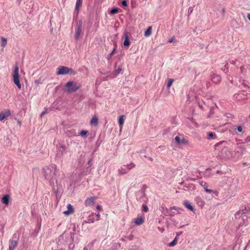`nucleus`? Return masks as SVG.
I'll list each match as a JSON object with an SVG mask.
<instances>
[{"instance_id": "1", "label": "nucleus", "mask_w": 250, "mask_h": 250, "mask_svg": "<svg viewBox=\"0 0 250 250\" xmlns=\"http://www.w3.org/2000/svg\"><path fill=\"white\" fill-rule=\"evenodd\" d=\"M42 173L46 179H49L50 185L54 192L57 194L58 193V183L56 178L54 177L55 175H53L52 170L48 167H45L42 168Z\"/></svg>"}, {"instance_id": "2", "label": "nucleus", "mask_w": 250, "mask_h": 250, "mask_svg": "<svg viewBox=\"0 0 250 250\" xmlns=\"http://www.w3.org/2000/svg\"><path fill=\"white\" fill-rule=\"evenodd\" d=\"M56 74L57 75H65L67 74L75 75L77 73L71 68L65 66H60L57 68Z\"/></svg>"}, {"instance_id": "3", "label": "nucleus", "mask_w": 250, "mask_h": 250, "mask_svg": "<svg viewBox=\"0 0 250 250\" xmlns=\"http://www.w3.org/2000/svg\"><path fill=\"white\" fill-rule=\"evenodd\" d=\"M64 87L67 88L66 91L67 92L72 93L81 88L82 85L74 81H70L65 84Z\"/></svg>"}, {"instance_id": "4", "label": "nucleus", "mask_w": 250, "mask_h": 250, "mask_svg": "<svg viewBox=\"0 0 250 250\" xmlns=\"http://www.w3.org/2000/svg\"><path fill=\"white\" fill-rule=\"evenodd\" d=\"M231 156V152L228 146H224L218 153L217 157L220 159H229Z\"/></svg>"}, {"instance_id": "5", "label": "nucleus", "mask_w": 250, "mask_h": 250, "mask_svg": "<svg viewBox=\"0 0 250 250\" xmlns=\"http://www.w3.org/2000/svg\"><path fill=\"white\" fill-rule=\"evenodd\" d=\"M19 69V67L17 65L15 66L13 74V79L14 83L17 86L19 89H21V85L20 81Z\"/></svg>"}, {"instance_id": "6", "label": "nucleus", "mask_w": 250, "mask_h": 250, "mask_svg": "<svg viewBox=\"0 0 250 250\" xmlns=\"http://www.w3.org/2000/svg\"><path fill=\"white\" fill-rule=\"evenodd\" d=\"M250 212V207L244 206V208L240 209L234 215L235 220H239L242 215H247Z\"/></svg>"}, {"instance_id": "7", "label": "nucleus", "mask_w": 250, "mask_h": 250, "mask_svg": "<svg viewBox=\"0 0 250 250\" xmlns=\"http://www.w3.org/2000/svg\"><path fill=\"white\" fill-rule=\"evenodd\" d=\"M250 218V216L247 215H242L239 220H236V221L239 223L238 228L242 227L243 225L248 226L249 225L248 219Z\"/></svg>"}, {"instance_id": "8", "label": "nucleus", "mask_w": 250, "mask_h": 250, "mask_svg": "<svg viewBox=\"0 0 250 250\" xmlns=\"http://www.w3.org/2000/svg\"><path fill=\"white\" fill-rule=\"evenodd\" d=\"M172 210H175L177 211V212L178 213H180V211L183 210V209L182 208L175 207V206L170 207L169 209L167 208L166 209L167 213V214H168V215L170 216H173L175 214V212L172 211Z\"/></svg>"}, {"instance_id": "9", "label": "nucleus", "mask_w": 250, "mask_h": 250, "mask_svg": "<svg viewBox=\"0 0 250 250\" xmlns=\"http://www.w3.org/2000/svg\"><path fill=\"white\" fill-rule=\"evenodd\" d=\"M228 143L225 141H220L214 145V149L219 152L224 148V146H228Z\"/></svg>"}, {"instance_id": "10", "label": "nucleus", "mask_w": 250, "mask_h": 250, "mask_svg": "<svg viewBox=\"0 0 250 250\" xmlns=\"http://www.w3.org/2000/svg\"><path fill=\"white\" fill-rule=\"evenodd\" d=\"M174 140L178 145H188V141L184 137L181 138L179 136H176Z\"/></svg>"}, {"instance_id": "11", "label": "nucleus", "mask_w": 250, "mask_h": 250, "mask_svg": "<svg viewBox=\"0 0 250 250\" xmlns=\"http://www.w3.org/2000/svg\"><path fill=\"white\" fill-rule=\"evenodd\" d=\"M11 114V111L9 109H6L4 112H0V121L3 120L9 116Z\"/></svg>"}, {"instance_id": "12", "label": "nucleus", "mask_w": 250, "mask_h": 250, "mask_svg": "<svg viewBox=\"0 0 250 250\" xmlns=\"http://www.w3.org/2000/svg\"><path fill=\"white\" fill-rule=\"evenodd\" d=\"M128 34V33L127 32H125L124 33L125 40L123 42V45L125 47H128L131 43Z\"/></svg>"}, {"instance_id": "13", "label": "nucleus", "mask_w": 250, "mask_h": 250, "mask_svg": "<svg viewBox=\"0 0 250 250\" xmlns=\"http://www.w3.org/2000/svg\"><path fill=\"white\" fill-rule=\"evenodd\" d=\"M96 198V197H91L90 198H87L84 202L85 205L86 206H90L91 205H93Z\"/></svg>"}, {"instance_id": "14", "label": "nucleus", "mask_w": 250, "mask_h": 250, "mask_svg": "<svg viewBox=\"0 0 250 250\" xmlns=\"http://www.w3.org/2000/svg\"><path fill=\"white\" fill-rule=\"evenodd\" d=\"M67 209L63 211V213L65 215L68 216L74 212V208L72 205L69 204L67 206Z\"/></svg>"}, {"instance_id": "15", "label": "nucleus", "mask_w": 250, "mask_h": 250, "mask_svg": "<svg viewBox=\"0 0 250 250\" xmlns=\"http://www.w3.org/2000/svg\"><path fill=\"white\" fill-rule=\"evenodd\" d=\"M183 204L184 205L185 207L189 210H190L192 212H195V209L189 201L185 200L184 201Z\"/></svg>"}, {"instance_id": "16", "label": "nucleus", "mask_w": 250, "mask_h": 250, "mask_svg": "<svg viewBox=\"0 0 250 250\" xmlns=\"http://www.w3.org/2000/svg\"><path fill=\"white\" fill-rule=\"evenodd\" d=\"M144 216H140L134 220V223L136 226H140L144 223Z\"/></svg>"}, {"instance_id": "17", "label": "nucleus", "mask_w": 250, "mask_h": 250, "mask_svg": "<svg viewBox=\"0 0 250 250\" xmlns=\"http://www.w3.org/2000/svg\"><path fill=\"white\" fill-rule=\"evenodd\" d=\"M200 184L203 187L205 190L208 192V193H211V192H214L216 193V192L212 190L208 189V184L206 182H205L204 181H201L200 182Z\"/></svg>"}, {"instance_id": "18", "label": "nucleus", "mask_w": 250, "mask_h": 250, "mask_svg": "<svg viewBox=\"0 0 250 250\" xmlns=\"http://www.w3.org/2000/svg\"><path fill=\"white\" fill-rule=\"evenodd\" d=\"M10 196L9 194L4 195L1 199V202L2 204L7 205L9 203Z\"/></svg>"}, {"instance_id": "19", "label": "nucleus", "mask_w": 250, "mask_h": 250, "mask_svg": "<svg viewBox=\"0 0 250 250\" xmlns=\"http://www.w3.org/2000/svg\"><path fill=\"white\" fill-rule=\"evenodd\" d=\"M18 246V240H12L10 241V243L9 246V250H14Z\"/></svg>"}, {"instance_id": "20", "label": "nucleus", "mask_w": 250, "mask_h": 250, "mask_svg": "<svg viewBox=\"0 0 250 250\" xmlns=\"http://www.w3.org/2000/svg\"><path fill=\"white\" fill-rule=\"evenodd\" d=\"M146 195L145 190L141 189L136 193L137 200H140Z\"/></svg>"}, {"instance_id": "21", "label": "nucleus", "mask_w": 250, "mask_h": 250, "mask_svg": "<svg viewBox=\"0 0 250 250\" xmlns=\"http://www.w3.org/2000/svg\"><path fill=\"white\" fill-rule=\"evenodd\" d=\"M221 80V78L219 75H215L212 77L211 81L212 82L215 83H219Z\"/></svg>"}, {"instance_id": "22", "label": "nucleus", "mask_w": 250, "mask_h": 250, "mask_svg": "<svg viewBox=\"0 0 250 250\" xmlns=\"http://www.w3.org/2000/svg\"><path fill=\"white\" fill-rule=\"evenodd\" d=\"M125 119V115H121V116H119V118L118 119V124L119 125L121 129H122V128L123 127V124L124 123Z\"/></svg>"}, {"instance_id": "23", "label": "nucleus", "mask_w": 250, "mask_h": 250, "mask_svg": "<svg viewBox=\"0 0 250 250\" xmlns=\"http://www.w3.org/2000/svg\"><path fill=\"white\" fill-rule=\"evenodd\" d=\"M60 147L62 149L59 151L58 154L62 155L66 152V146L64 145H61Z\"/></svg>"}, {"instance_id": "24", "label": "nucleus", "mask_w": 250, "mask_h": 250, "mask_svg": "<svg viewBox=\"0 0 250 250\" xmlns=\"http://www.w3.org/2000/svg\"><path fill=\"white\" fill-rule=\"evenodd\" d=\"M152 33V27L148 26L146 30L145 31L144 36L145 37H149Z\"/></svg>"}, {"instance_id": "25", "label": "nucleus", "mask_w": 250, "mask_h": 250, "mask_svg": "<svg viewBox=\"0 0 250 250\" xmlns=\"http://www.w3.org/2000/svg\"><path fill=\"white\" fill-rule=\"evenodd\" d=\"M81 33H82V28H81L80 27L79 28L77 27V29L76 31V34L75 35V39L76 40H77L79 38Z\"/></svg>"}, {"instance_id": "26", "label": "nucleus", "mask_w": 250, "mask_h": 250, "mask_svg": "<svg viewBox=\"0 0 250 250\" xmlns=\"http://www.w3.org/2000/svg\"><path fill=\"white\" fill-rule=\"evenodd\" d=\"M98 123V118L96 116L92 117L90 121V124L92 125H97Z\"/></svg>"}, {"instance_id": "27", "label": "nucleus", "mask_w": 250, "mask_h": 250, "mask_svg": "<svg viewBox=\"0 0 250 250\" xmlns=\"http://www.w3.org/2000/svg\"><path fill=\"white\" fill-rule=\"evenodd\" d=\"M120 247H121L120 243H114L111 246L110 250H116L118 249L119 248H120Z\"/></svg>"}, {"instance_id": "28", "label": "nucleus", "mask_w": 250, "mask_h": 250, "mask_svg": "<svg viewBox=\"0 0 250 250\" xmlns=\"http://www.w3.org/2000/svg\"><path fill=\"white\" fill-rule=\"evenodd\" d=\"M93 213H91L87 218V220L85 221L86 223H93L95 221L94 218L93 216Z\"/></svg>"}, {"instance_id": "29", "label": "nucleus", "mask_w": 250, "mask_h": 250, "mask_svg": "<svg viewBox=\"0 0 250 250\" xmlns=\"http://www.w3.org/2000/svg\"><path fill=\"white\" fill-rule=\"evenodd\" d=\"M120 10V8H119L118 7H115L112 8L110 10V14L111 15L116 14L119 12Z\"/></svg>"}, {"instance_id": "30", "label": "nucleus", "mask_w": 250, "mask_h": 250, "mask_svg": "<svg viewBox=\"0 0 250 250\" xmlns=\"http://www.w3.org/2000/svg\"><path fill=\"white\" fill-rule=\"evenodd\" d=\"M91 171V169L89 167V166H88L84 168L82 172V174L84 175H87L90 173Z\"/></svg>"}, {"instance_id": "31", "label": "nucleus", "mask_w": 250, "mask_h": 250, "mask_svg": "<svg viewBox=\"0 0 250 250\" xmlns=\"http://www.w3.org/2000/svg\"><path fill=\"white\" fill-rule=\"evenodd\" d=\"M216 135L213 132H209L208 133V139H214L216 138Z\"/></svg>"}, {"instance_id": "32", "label": "nucleus", "mask_w": 250, "mask_h": 250, "mask_svg": "<svg viewBox=\"0 0 250 250\" xmlns=\"http://www.w3.org/2000/svg\"><path fill=\"white\" fill-rule=\"evenodd\" d=\"M82 5V0H77L75 9H76L77 10V9L80 10V8L81 7Z\"/></svg>"}, {"instance_id": "33", "label": "nucleus", "mask_w": 250, "mask_h": 250, "mask_svg": "<svg viewBox=\"0 0 250 250\" xmlns=\"http://www.w3.org/2000/svg\"><path fill=\"white\" fill-rule=\"evenodd\" d=\"M173 82H174V80L172 79H168L167 83V89H169L170 88V87L172 85V83H173Z\"/></svg>"}, {"instance_id": "34", "label": "nucleus", "mask_w": 250, "mask_h": 250, "mask_svg": "<svg viewBox=\"0 0 250 250\" xmlns=\"http://www.w3.org/2000/svg\"><path fill=\"white\" fill-rule=\"evenodd\" d=\"M88 131L85 130H82L79 133V135L82 137H86Z\"/></svg>"}, {"instance_id": "35", "label": "nucleus", "mask_w": 250, "mask_h": 250, "mask_svg": "<svg viewBox=\"0 0 250 250\" xmlns=\"http://www.w3.org/2000/svg\"><path fill=\"white\" fill-rule=\"evenodd\" d=\"M177 243V237H176L172 242H171L170 243H169L168 244V246L169 247H174V246H175L176 245Z\"/></svg>"}, {"instance_id": "36", "label": "nucleus", "mask_w": 250, "mask_h": 250, "mask_svg": "<svg viewBox=\"0 0 250 250\" xmlns=\"http://www.w3.org/2000/svg\"><path fill=\"white\" fill-rule=\"evenodd\" d=\"M80 10L79 9H75L74 12V15H73V21L75 20H76L78 18V15L79 13Z\"/></svg>"}, {"instance_id": "37", "label": "nucleus", "mask_w": 250, "mask_h": 250, "mask_svg": "<svg viewBox=\"0 0 250 250\" xmlns=\"http://www.w3.org/2000/svg\"><path fill=\"white\" fill-rule=\"evenodd\" d=\"M118 171L122 175L125 174L127 172L125 168L122 167L120 169H119Z\"/></svg>"}, {"instance_id": "38", "label": "nucleus", "mask_w": 250, "mask_h": 250, "mask_svg": "<svg viewBox=\"0 0 250 250\" xmlns=\"http://www.w3.org/2000/svg\"><path fill=\"white\" fill-rule=\"evenodd\" d=\"M7 43V39L3 37H1V46L4 47Z\"/></svg>"}, {"instance_id": "39", "label": "nucleus", "mask_w": 250, "mask_h": 250, "mask_svg": "<svg viewBox=\"0 0 250 250\" xmlns=\"http://www.w3.org/2000/svg\"><path fill=\"white\" fill-rule=\"evenodd\" d=\"M142 210L145 212H147L148 210V208L147 205L143 204L142 207Z\"/></svg>"}, {"instance_id": "40", "label": "nucleus", "mask_w": 250, "mask_h": 250, "mask_svg": "<svg viewBox=\"0 0 250 250\" xmlns=\"http://www.w3.org/2000/svg\"><path fill=\"white\" fill-rule=\"evenodd\" d=\"M51 168L52 169L54 170V171L53 172V175H56V170H57V166H56V165L55 164H52L51 165Z\"/></svg>"}, {"instance_id": "41", "label": "nucleus", "mask_w": 250, "mask_h": 250, "mask_svg": "<svg viewBox=\"0 0 250 250\" xmlns=\"http://www.w3.org/2000/svg\"><path fill=\"white\" fill-rule=\"evenodd\" d=\"M171 122L172 124L173 125H177V122L176 120V117H172L171 119Z\"/></svg>"}, {"instance_id": "42", "label": "nucleus", "mask_w": 250, "mask_h": 250, "mask_svg": "<svg viewBox=\"0 0 250 250\" xmlns=\"http://www.w3.org/2000/svg\"><path fill=\"white\" fill-rule=\"evenodd\" d=\"M122 6L125 8L127 6V1L126 0H123L121 2Z\"/></svg>"}, {"instance_id": "43", "label": "nucleus", "mask_w": 250, "mask_h": 250, "mask_svg": "<svg viewBox=\"0 0 250 250\" xmlns=\"http://www.w3.org/2000/svg\"><path fill=\"white\" fill-rule=\"evenodd\" d=\"M127 167L128 169H131L132 168L135 167V164L133 163H131V164L127 165Z\"/></svg>"}, {"instance_id": "44", "label": "nucleus", "mask_w": 250, "mask_h": 250, "mask_svg": "<svg viewBox=\"0 0 250 250\" xmlns=\"http://www.w3.org/2000/svg\"><path fill=\"white\" fill-rule=\"evenodd\" d=\"M92 158H93V157L92 156L89 159V160H88V161L87 162V164L88 165L89 167L91 166L92 165Z\"/></svg>"}, {"instance_id": "45", "label": "nucleus", "mask_w": 250, "mask_h": 250, "mask_svg": "<svg viewBox=\"0 0 250 250\" xmlns=\"http://www.w3.org/2000/svg\"><path fill=\"white\" fill-rule=\"evenodd\" d=\"M115 50H116L115 48H114L113 50H112V51L109 54V55H108V56L107 57L108 60H109L112 57V56L114 54Z\"/></svg>"}, {"instance_id": "46", "label": "nucleus", "mask_w": 250, "mask_h": 250, "mask_svg": "<svg viewBox=\"0 0 250 250\" xmlns=\"http://www.w3.org/2000/svg\"><path fill=\"white\" fill-rule=\"evenodd\" d=\"M122 68L119 67L118 69H116L115 71V73L116 75L119 74L122 71Z\"/></svg>"}, {"instance_id": "47", "label": "nucleus", "mask_w": 250, "mask_h": 250, "mask_svg": "<svg viewBox=\"0 0 250 250\" xmlns=\"http://www.w3.org/2000/svg\"><path fill=\"white\" fill-rule=\"evenodd\" d=\"M190 120L191 122L195 125V126H198V124L196 123V122H195V120L194 118H191Z\"/></svg>"}, {"instance_id": "48", "label": "nucleus", "mask_w": 250, "mask_h": 250, "mask_svg": "<svg viewBox=\"0 0 250 250\" xmlns=\"http://www.w3.org/2000/svg\"><path fill=\"white\" fill-rule=\"evenodd\" d=\"M236 129L239 132H241L242 131L243 127L241 125H239L237 127Z\"/></svg>"}, {"instance_id": "49", "label": "nucleus", "mask_w": 250, "mask_h": 250, "mask_svg": "<svg viewBox=\"0 0 250 250\" xmlns=\"http://www.w3.org/2000/svg\"><path fill=\"white\" fill-rule=\"evenodd\" d=\"M82 25H83V21L82 20H80L78 22V27H80L81 28H82Z\"/></svg>"}, {"instance_id": "50", "label": "nucleus", "mask_w": 250, "mask_h": 250, "mask_svg": "<svg viewBox=\"0 0 250 250\" xmlns=\"http://www.w3.org/2000/svg\"><path fill=\"white\" fill-rule=\"evenodd\" d=\"M41 79L35 80V83L36 84L38 85L41 83Z\"/></svg>"}, {"instance_id": "51", "label": "nucleus", "mask_w": 250, "mask_h": 250, "mask_svg": "<svg viewBox=\"0 0 250 250\" xmlns=\"http://www.w3.org/2000/svg\"><path fill=\"white\" fill-rule=\"evenodd\" d=\"M75 234V232L73 231V232H71L70 234V236H71V238L72 239V241L74 240V235Z\"/></svg>"}, {"instance_id": "52", "label": "nucleus", "mask_w": 250, "mask_h": 250, "mask_svg": "<svg viewBox=\"0 0 250 250\" xmlns=\"http://www.w3.org/2000/svg\"><path fill=\"white\" fill-rule=\"evenodd\" d=\"M192 11H193L192 7H189L188 9V14L189 15L191 14L192 13Z\"/></svg>"}, {"instance_id": "53", "label": "nucleus", "mask_w": 250, "mask_h": 250, "mask_svg": "<svg viewBox=\"0 0 250 250\" xmlns=\"http://www.w3.org/2000/svg\"><path fill=\"white\" fill-rule=\"evenodd\" d=\"M47 113V109H46L45 110L42 111V113L41 114V117H42L44 115Z\"/></svg>"}, {"instance_id": "54", "label": "nucleus", "mask_w": 250, "mask_h": 250, "mask_svg": "<svg viewBox=\"0 0 250 250\" xmlns=\"http://www.w3.org/2000/svg\"><path fill=\"white\" fill-rule=\"evenodd\" d=\"M96 208L97 209L99 210H101L102 208V207L99 205H98L96 207Z\"/></svg>"}, {"instance_id": "55", "label": "nucleus", "mask_w": 250, "mask_h": 250, "mask_svg": "<svg viewBox=\"0 0 250 250\" xmlns=\"http://www.w3.org/2000/svg\"><path fill=\"white\" fill-rule=\"evenodd\" d=\"M95 216L97 217V220H99V218L100 216V213L98 212L97 213H95Z\"/></svg>"}, {"instance_id": "56", "label": "nucleus", "mask_w": 250, "mask_h": 250, "mask_svg": "<svg viewBox=\"0 0 250 250\" xmlns=\"http://www.w3.org/2000/svg\"><path fill=\"white\" fill-rule=\"evenodd\" d=\"M16 120H17V123L19 125V126H21V122L19 120V119H16Z\"/></svg>"}, {"instance_id": "57", "label": "nucleus", "mask_w": 250, "mask_h": 250, "mask_svg": "<svg viewBox=\"0 0 250 250\" xmlns=\"http://www.w3.org/2000/svg\"><path fill=\"white\" fill-rule=\"evenodd\" d=\"M146 188H147L146 185H144L143 186V187H142V189H143V190H145V189Z\"/></svg>"}, {"instance_id": "58", "label": "nucleus", "mask_w": 250, "mask_h": 250, "mask_svg": "<svg viewBox=\"0 0 250 250\" xmlns=\"http://www.w3.org/2000/svg\"><path fill=\"white\" fill-rule=\"evenodd\" d=\"M195 180V179L189 178L187 179V181H194Z\"/></svg>"}, {"instance_id": "59", "label": "nucleus", "mask_w": 250, "mask_h": 250, "mask_svg": "<svg viewBox=\"0 0 250 250\" xmlns=\"http://www.w3.org/2000/svg\"><path fill=\"white\" fill-rule=\"evenodd\" d=\"M113 44H114V48H115V50H116V48L117 47V43H116V42H115Z\"/></svg>"}, {"instance_id": "60", "label": "nucleus", "mask_w": 250, "mask_h": 250, "mask_svg": "<svg viewBox=\"0 0 250 250\" xmlns=\"http://www.w3.org/2000/svg\"><path fill=\"white\" fill-rule=\"evenodd\" d=\"M63 238V235H60L58 237L59 240L60 241L61 239Z\"/></svg>"}, {"instance_id": "61", "label": "nucleus", "mask_w": 250, "mask_h": 250, "mask_svg": "<svg viewBox=\"0 0 250 250\" xmlns=\"http://www.w3.org/2000/svg\"><path fill=\"white\" fill-rule=\"evenodd\" d=\"M173 41H174V38H171V39L169 40L168 42H173Z\"/></svg>"}, {"instance_id": "62", "label": "nucleus", "mask_w": 250, "mask_h": 250, "mask_svg": "<svg viewBox=\"0 0 250 250\" xmlns=\"http://www.w3.org/2000/svg\"><path fill=\"white\" fill-rule=\"evenodd\" d=\"M247 18L249 19V20L250 21V13H248L247 14Z\"/></svg>"}, {"instance_id": "63", "label": "nucleus", "mask_w": 250, "mask_h": 250, "mask_svg": "<svg viewBox=\"0 0 250 250\" xmlns=\"http://www.w3.org/2000/svg\"><path fill=\"white\" fill-rule=\"evenodd\" d=\"M216 173H217V174H222V172L221 171H220V170H218L216 171Z\"/></svg>"}, {"instance_id": "64", "label": "nucleus", "mask_w": 250, "mask_h": 250, "mask_svg": "<svg viewBox=\"0 0 250 250\" xmlns=\"http://www.w3.org/2000/svg\"><path fill=\"white\" fill-rule=\"evenodd\" d=\"M249 141H250V137H247L246 139V142H249Z\"/></svg>"}]
</instances>
